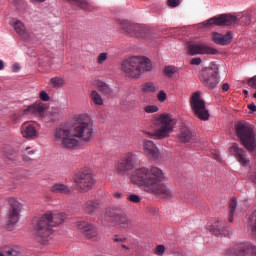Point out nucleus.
Returning <instances> with one entry per match:
<instances>
[{
	"mask_svg": "<svg viewBox=\"0 0 256 256\" xmlns=\"http://www.w3.org/2000/svg\"><path fill=\"white\" fill-rule=\"evenodd\" d=\"M132 183L141 185L143 190L150 195H155L160 199H171L173 192L165 181V172L157 166L140 167L133 171L130 176Z\"/></svg>",
	"mask_w": 256,
	"mask_h": 256,
	"instance_id": "1",
	"label": "nucleus"
},
{
	"mask_svg": "<svg viewBox=\"0 0 256 256\" xmlns=\"http://www.w3.org/2000/svg\"><path fill=\"white\" fill-rule=\"evenodd\" d=\"M95 138V128L91 116L86 114V121L77 122L72 130L68 127H59L54 131V141L63 149H75L79 147V140L84 143H91Z\"/></svg>",
	"mask_w": 256,
	"mask_h": 256,
	"instance_id": "2",
	"label": "nucleus"
},
{
	"mask_svg": "<svg viewBox=\"0 0 256 256\" xmlns=\"http://www.w3.org/2000/svg\"><path fill=\"white\" fill-rule=\"evenodd\" d=\"M65 219H67V215L65 213H47L40 217L34 228L36 241L42 245H47V243L51 241L53 227L61 225Z\"/></svg>",
	"mask_w": 256,
	"mask_h": 256,
	"instance_id": "3",
	"label": "nucleus"
},
{
	"mask_svg": "<svg viewBox=\"0 0 256 256\" xmlns=\"http://www.w3.org/2000/svg\"><path fill=\"white\" fill-rule=\"evenodd\" d=\"M121 67L124 75L131 79H139L143 73H147V71H151V69H153L151 60L146 57L138 56H133L124 60Z\"/></svg>",
	"mask_w": 256,
	"mask_h": 256,
	"instance_id": "4",
	"label": "nucleus"
},
{
	"mask_svg": "<svg viewBox=\"0 0 256 256\" xmlns=\"http://www.w3.org/2000/svg\"><path fill=\"white\" fill-rule=\"evenodd\" d=\"M154 132L144 131L143 134L150 139H167L173 133V118L171 115L160 114L153 122Z\"/></svg>",
	"mask_w": 256,
	"mask_h": 256,
	"instance_id": "5",
	"label": "nucleus"
},
{
	"mask_svg": "<svg viewBox=\"0 0 256 256\" xmlns=\"http://www.w3.org/2000/svg\"><path fill=\"white\" fill-rule=\"evenodd\" d=\"M251 18L249 16L237 17L231 14H221L214 16L203 22L204 27H235V25H249Z\"/></svg>",
	"mask_w": 256,
	"mask_h": 256,
	"instance_id": "6",
	"label": "nucleus"
},
{
	"mask_svg": "<svg viewBox=\"0 0 256 256\" xmlns=\"http://www.w3.org/2000/svg\"><path fill=\"white\" fill-rule=\"evenodd\" d=\"M236 136L242 143V145L248 151H255L256 149V139H255V130L249 123L238 122L235 125Z\"/></svg>",
	"mask_w": 256,
	"mask_h": 256,
	"instance_id": "7",
	"label": "nucleus"
},
{
	"mask_svg": "<svg viewBox=\"0 0 256 256\" xmlns=\"http://www.w3.org/2000/svg\"><path fill=\"white\" fill-rule=\"evenodd\" d=\"M118 27L121 33L130 35V37H136L137 39H147L151 35V29L143 24H135L129 22V20H120Z\"/></svg>",
	"mask_w": 256,
	"mask_h": 256,
	"instance_id": "8",
	"label": "nucleus"
},
{
	"mask_svg": "<svg viewBox=\"0 0 256 256\" xmlns=\"http://www.w3.org/2000/svg\"><path fill=\"white\" fill-rule=\"evenodd\" d=\"M137 161H139V152H126L116 164L115 169L117 175L124 177V175H127L129 171H133V169H135V165H137Z\"/></svg>",
	"mask_w": 256,
	"mask_h": 256,
	"instance_id": "9",
	"label": "nucleus"
},
{
	"mask_svg": "<svg viewBox=\"0 0 256 256\" xmlns=\"http://www.w3.org/2000/svg\"><path fill=\"white\" fill-rule=\"evenodd\" d=\"M73 182L76 185L79 193H87L93 189L96 183L95 176L91 173V170H82L75 174Z\"/></svg>",
	"mask_w": 256,
	"mask_h": 256,
	"instance_id": "10",
	"label": "nucleus"
},
{
	"mask_svg": "<svg viewBox=\"0 0 256 256\" xmlns=\"http://www.w3.org/2000/svg\"><path fill=\"white\" fill-rule=\"evenodd\" d=\"M200 82L207 89L213 90L216 89L219 85V68L217 65L213 64L212 66L202 69L199 75Z\"/></svg>",
	"mask_w": 256,
	"mask_h": 256,
	"instance_id": "11",
	"label": "nucleus"
},
{
	"mask_svg": "<svg viewBox=\"0 0 256 256\" xmlns=\"http://www.w3.org/2000/svg\"><path fill=\"white\" fill-rule=\"evenodd\" d=\"M190 106L196 117L201 121H209V110L205 105V100L201 99V93L195 92L190 98Z\"/></svg>",
	"mask_w": 256,
	"mask_h": 256,
	"instance_id": "12",
	"label": "nucleus"
},
{
	"mask_svg": "<svg viewBox=\"0 0 256 256\" xmlns=\"http://www.w3.org/2000/svg\"><path fill=\"white\" fill-rule=\"evenodd\" d=\"M105 215L111 219L112 223L115 225H120V227H123V229H129V227H133V221L131 220V217H129L127 212L121 208L107 210Z\"/></svg>",
	"mask_w": 256,
	"mask_h": 256,
	"instance_id": "13",
	"label": "nucleus"
},
{
	"mask_svg": "<svg viewBox=\"0 0 256 256\" xmlns=\"http://www.w3.org/2000/svg\"><path fill=\"white\" fill-rule=\"evenodd\" d=\"M76 228L82 235L85 237V239H88V241H91L92 243H97L101 241V235L99 234V229L95 224L87 221H78L76 222Z\"/></svg>",
	"mask_w": 256,
	"mask_h": 256,
	"instance_id": "14",
	"label": "nucleus"
},
{
	"mask_svg": "<svg viewBox=\"0 0 256 256\" xmlns=\"http://www.w3.org/2000/svg\"><path fill=\"white\" fill-rule=\"evenodd\" d=\"M21 209H23V205L19 203V201L15 198L9 199V211H8V225H15L19 223V217L21 215Z\"/></svg>",
	"mask_w": 256,
	"mask_h": 256,
	"instance_id": "15",
	"label": "nucleus"
},
{
	"mask_svg": "<svg viewBox=\"0 0 256 256\" xmlns=\"http://www.w3.org/2000/svg\"><path fill=\"white\" fill-rule=\"evenodd\" d=\"M188 53L189 55H217L219 51L206 44H189Z\"/></svg>",
	"mask_w": 256,
	"mask_h": 256,
	"instance_id": "16",
	"label": "nucleus"
},
{
	"mask_svg": "<svg viewBox=\"0 0 256 256\" xmlns=\"http://www.w3.org/2000/svg\"><path fill=\"white\" fill-rule=\"evenodd\" d=\"M228 255L256 256V246L249 242L241 243L236 245Z\"/></svg>",
	"mask_w": 256,
	"mask_h": 256,
	"instance_id": "17",
	"label": "nucleus"
},
{
	"mask_svg": "<svg viewBox=\"0 0 256 256\" xmlns=\"http://www.w3.org/2000/svg\"><path fill=\"white\" fill-rule=\"evenodd\" d=\"M143 151L148 159L152 161H157L159 157H161V153H159V148L155 145L154 141L145 139L143 141Z\"/></svg>",
	"mask_w": 256,
	"mask_h": 256,
	"instance_id": "18",
	"label": "nucleus"
},
{
	"mask_svg": "<svg viewBox=\"0 0 256 256\" xmlns=\"http://www.w3.org/2000/svg\"><path fill=\"white\" fill-rule=\"evenodd\" d=\"M229 153L235 157V159L242 165L243 167H247L249 163V159H247V153L243 148L239 147V144L234 143L232 146L229 148Z\"/></svg>",
	"mask_w": 256,
	"mask_h": 256,
	"instance_id": "19",
	"label": "nucleus"
},
{
	"mask_svg": "<svg viewBox=\"0 0 256 256\" xmlns=\"http://www.w3.org/2000/svg\"><path fill=\"white\" fill-rule=\"evenodd\" d=\"M210 233L213 235L219 236L224 235V237H229L231 235V228L225 227V222L223 221H216L214 222L210 228Z\"/></svg>",
	"mask_w": 256,
	"mask_h": 256,
	"instance_id": "20",
	"label": "nucleus"
},
{
	"mask_svg": "<svg viewBox=\"0 0 256 256\" xmlns=\"http://www.w3.org/2000/svg\"><path fill=\"white\" fill-rule=\"evenodd\" d=\"M212 41L216 45H229L231 41H233V34L231 32H227L225 35L219 33V32H213L212 33Z\"/></svg>",
	"mask_w": 256,
	"mask_h": 256,
	"instance_id": "21",
	"label": "nucleus"
},
{
	"mask_svg": "<svg viewBox=\"0 0 256 256\" xmlns=\"http://www.w3.org/2000/svg\"><path fill=\"white\" fill-rule=\"evenodd\" d=\"M21 135L22 137H24V139H29V140L39 137V133L37 132V129L35 128V126L29 123H24L21 126Z\"/></svg>",
	"mask_w": 256,
	"mask_h": 256,
	"instance_id": "22",
	"label": "nucleus"
},
{
	"mask_svg": "<svg viewBox=\"0 0 256 256\" xmlns=\"http://www.w3.org/2000/svg\"><path fill=\"white\" fill-rule=\"evenodd\" d=\"M99 207H101V202H99V200L97 199H92L87 200L83 204L82 209L87 215H95V212L97 211V209H99Z\"/></svg>",
	"mask_w": 256,
	"mask_h": 256,
	"instance_id": "23",
	"label": "nucleus"
},
{
	"mask_svg": "<svg viewBox=\"0 0 256 256\" xmlns=\"http://www.w3.org/2000/svg\"><path fill=\"white\" fill-rule=\"evenodd\" d=\"M195 138V134L189 129V127L184 126L181 128L180 133L178 135L179 141L181 143H191L193 139Z\"/></svg>",
	"mask_w": 256,
	"mask_h": 256,
	"instance_id": "24",
	"label": "nucleus"
},
{
	"mask_svg": "<svg viewBox=\"0 0 256 256\" xmlns=\"http://www.w3.org/2000/svg\"><path fill=\"white\" fill-rule=\"evenodd\" d=\"M12 25L14 27V30L16 33L23 39L27 40L29 39V32L27 31V28L25 27V24L21 22L20 20H14L12 22Z\"/></svg>",
	"mask_w": 256,
	"mask_h": 256,
	"instance_id": "25",
	"label": "nucleus"
},
{
	"mask_svg": "<svg viewBox=\"0 0 256 256\" xmlns=\"http://www.w3.org/2000/svg\"><path fill=\"white\" fill-rule=\"evenodd\" d=\"M50 191L52 193H59L61 195H69L71 194V188L62 183H56L50 187Z\"/></svg>",
	"mask_w": 256,
	"mask_h": 256,
	"instance_id": "26",
	"label": "nucleus"
},
{
	"mask_svg": "<svg viewBox=\"0 0 256 256\" xmlns=\"http://www.w3.org/2000/svg\"><path fill=\"white\" fill-rule=\"evenodd\" d=\"M72 7L83 9L84 11H91V4L87 0H67Z\"/></svg>",
	"mask_w": 256,
	"mask_h": 256,
	"instance_id": "27",
	"label": "nucleus"
},
{
	"mask_svg": "<svg viewBox=\"0 0 256 256\" xmlns=\"http://www.w3.org/2000/svg\"><path fill=\"white\" fill-rule=\"evenodd\" d=\"M43 111H45V105L43 103H36L31 106H28L27 109L24 110V113L37 114L43 113Z\"/></svg>",
	"mask_w": 256,
	"mask_h": 256,
	"instance_id": "28",
	"label": "nucleus"
},
{
	"mask_svg": "<svg viewBox=\"0 0 256 256\" xmlns=\"http://www.w3.org/2000/svg\"><path fill=\"white\" fill-rule=\"evenodd\" d=\"M137 105L138 102L135 96H127L126 99L121 102V106L126 107V109H135Z\"/></svg>",
	"mask_w": 256,
	"mask_h": 256,
	"instance_id": "29",
	"label": "nucleus"
},
{
	"mask_svg": "<svg viewBox=\"0 0 256 256\" xmlns=\"http://www.w3.org/2000/svg\"><path fill=\"white\" fill-rule=\"evenodd\" d=\"M97 90L100 93H102V95H108V97H111V95H113V90L105 82H98L97 83Z\"/></svg>",
	"mask_w": 256,
	"mask_h": 256,
	"instance_id": "30",
	"label": "nucleus"
},
{
	"mask_svg": "<svg viewBox=\"0 0 256 256\" xmlns=\"http://www.w3.org/2000/svg\"><path fill=\"white\" fill-rule=\"evenodd\" d=\"M229 223H233V217H235V210L237 209V198H232L229 203Z\"/></svg>",
	"mask_w": 256,
	"mask_h": 256,
	"instance_id": "31",
	"label": "nucleus"
},
{
	"mask_svg": "<svg viewBox=\"0 0 256 256\" xmlns=\"http://www.w3.org/2000/svg\"><path fill=\"white\" fill-rule=\"evenodd\" d=\"M143 93H155L159 91V86L153 82H147L142 86Z\"/></svg>",
	"mask_w": 256,
	"mask_h": 256,
	"instance_id": "32",
	"label": "nucleus"
},
{
	"mask_svg": "<svg viewBox=\"0 0 256 256\" xmlns=\"http://www.w3.org/2000/svg\"><path fill=\"white\" fill-rule=\"evenodd\" d=\"M90 99L93 101L94 105H103V97H101V94H99L97 90H93L90 93Z\"/></svg>",
	"mask_w": 256,
	"mask_h": 256,
	"instance_id": "33",
	"label": "nucleus"
},
{
	"mask_svg": "<svg viewBox=\"0 0 256 256\" xmlns=\"http://www.w3.org/2000/svg\"><path fill=\"white\" fill-rule=\"evenodd\" d=\"M5 256H22L23 253L21 252V248H9L8 250L4 251Z\"/></svg>",
	"mask_w": 256,
	"mask_h": 256,
	"instance_id": "34",
	"label": "nucleus"
},
{
	"mask_svg": "<svg viewBox=\"0 0 256 256\" xmlns=\"http://www.w3.org/2000/svg\"><path fill=\"white\" fill-rule=\"evenodd\" d=\"M112 241H114V243H120V246L122 247V249H126L127 251H129V247L125 245V241H127V238H123V237H120L119 235H115L112 238Z\"/></svg>",
	"mask_w": 256,
	"mask_h": 256,
	"instance_id": "35",
	"label": "nucleus"
},
{
	"mask_svg": "<svg viewBox=\"0 0 256 256\" xmlns=\"http://www.w3.org/2000/svg\"><path fill=\"white\" fill-rule=\"evenodd\" d=\"M50 83L52 87L59 88V87H63V85L65 84V80H63V78L54 77V78H51Z\"/></svg>",
	"mask_w": 256,
	"mask_h": 256,
	"instance_id": "36",
	"label": "nucleus"
},
{
	"mask_svg": "<svg viewBox=\"0 0 256 256\" xmlns=\"http://www.w3.org/2000/svg\"><path fill=\"white\" fill-rule=\"evenodd\" d=\"M176 72H177V67L175 66H166L164 68V75L166 77H173Z\"/></svg>",
	"mask_w": 256,
	"mask_h": 256,
	"instance_id": "37",
	"label": "nucleus"
},
{
	"mask_svg": "<svg viewBox=\"0 0 256 256\" xmlns=\"http://www.w3.org/2000/svg\"><path fill=\"white\" fill-rule=\"evenodd\" d=\"M107 59H109V54L107 52H102L97 57V64L103 65V63H105V61H107Z\"/></svg>",
	"mask_w": 256,
	"mask_h": 256,
	"instance_id": "38",
	"label": "nucleus"
},
{
	"mask_svg": "<svg viewBox=\"0 0 256 256\" xmlns=\"http://www.w3.org/2000/svg\"><path fill=\"white\" fill-rule=\"evenodd\" d=\"M145 113H157L159 107L156 105H148L144 108Z\"/></svg>",
	"mask_w": 256,
	"mask_h": 256,
	"instance_id": "39",
	"label": "nucleus"
},
{
	"mask_svg": "<svg viewBox=\"0 0 256 256\" xmlns=\"http://www.w3.org/2000/svg\"><path fill=\"white\" fill-rule=\"evenodd\" d=\"M128 201H131L132 203H141V197L137 194H131L128 196Z\"/></svg>",
	"mask_w": 256,
	"mask_h": 256,
	"instance_id": "40",
	"label": "nucleus"
},
{
	"mask_svg": "<svg viewBox=\"0 0 256 256\" xmlns=\"http://www.w3.org/2000/svg\"><path fill=\"white\" fill-rule=\"evenodd\" d=\"M157 98H158V101H160V103H163L167 101V94L165 93V91L161 90L158 93Z\"/></svg>",
	"mask_w": 256,
	"mask_h": 256,
	"instance_id": "41",
	"label": "nucleus"
},
{
	"mask_svg": "<svg viewBox=\"0 0 256 256\" xmlns=\"http://www.w3.org/2000/svg\"><path fill=\"white\" fill-rule=\"evenodd\" d=\"M156 255L163 256L165 253V246L164 245H158L155 250Z\"/></svg>",
	"mask_w": 256,
	"mask_h": 256,
	"instance_id": "42",
	"label": "nucleus"
},
{
	"mask_svg": "<svg viewBox=\"0 0 256 256\" xmlns=\"http://www.w3.org/2000/svg\"><path fill=\"white\" fill-rule=\"evenodd\" d=\"M180 0H167V5L169 7H179Z\"/></svg>",
	"mask_w": 256,
	"mask_h": 256,
	"instance_id": "43",
	"label": "nucleus"
},
{
	"mask_svg": "<svg viewBox=\"0 0 256 256\" xmlns=\"http://www.w3.org/2000/svg\"><path fill=\"white\" fill-rule=\"evenodd\" d=\"M248 86L252 89H256V76H253L248 80Z\"/></svg>",
	"mask_w": 256,
	"mask_h": 256,
	"instance_id": "44",
	"label": "nucleus"
},
{
	"mask_svg": "<svg viewBox=\"0 0 256 256\" xmlns=\"http://www.w3.org/2000/svg\"><path fill=\"white\" fill-rule=\"evenodd\" d=\"M5 156L7 157V159H10L11 161H13V159L17 157V152L13 150L11 152H6Z\"/></svg>",
	"mask_w": 256,
	"mask_h": 256,
	"instance_id": "45",
	"label": "nucleus"
},
{
	"mask_svg": "<svg viewBox=\"0 0 256 256\" xmlns=\"http://www.w3.org/2000/svg\"><path fill=\"white\" fill-rule=\"evenodd\" d=\"M40 99L41 101H49V94L45 91L40 92Z\"/></svg>",
	"mask_w": 256,
	"mask_h": 256,
	"instance_id": "46",
	"label": "nucleus"
},
{
	"mask_svg": "<svg viewBox=\"0 0 256 256\" xmlns=\"http://www.w3.org/2000/svg\"><path fill=\"white\" fill-rule=\"evenodd\" d=\"M22 161H24V163H33V158H31L27 154H23L22 155Z\"/></svg>",
	"mask_w": 256,
	"mask_h": 256,
	"instance_id": "47",
	"label": "nucleus"
},
{
	"mask_svg": "<svg viewBox=\"0 0 256 256\" xmlns=\"http://www.w3.org/2000/svg\"><path fill=\"white\" fill-rule=\"evenodd\" d=\"M191 65H201V58H192Z\"/></svg>",
	"mask_w": 256,
	"mask_h": 256,
	"instance_id": "48",
	"label": "nucleus"
},
{
	"mask_svg": "<svg viewBox=\"0 0 256 256\" xmlns=\"http://www.w3.org/2000/svg\"><path fill=\"white\" fill-rule=\"evenodd\" d=\"M249 111H252V113H256V105L255 103H251L248 105Z\"/></svg>",
	"mask_w": 256,
	"mask_h": 256,
	"instance_id": "49",
	"label": "nucleus"
},
{
	"mask_svg": "<svg viewBox=\"0 0 256 256\" xmlns=\"http://www.w3.org/2000/svg\"><path fill=\"white\" fill-rule=\"evenodd\" d=\"M9 2L17 7L18 5H21V3H23V0H9Z\"/></svg>",
	"mask_w": 256,
	"mask_h": 256,
	"instance_id": "50",
	"label": "nucleus"
},
{
	"mask_svg": "<svg viewBox=\"0 0 256 256\" xmlns=\"http://www.w3.org/2000/svg\"><path fill=\"white\" fill-rule=\"evenodd\" d=\"M12 69H13L14 73H17V71H19L21 69V67H19V64H14L12 66Z\"/></svg>",
	"mask_w": 256,
	"mask_h": 256,
	"instance_id": "51",
	"label": "nucleus"
},
{
	"mask_svg": "<svg viewBox=\"0 0 256 256\" xmlns=\"http://www.w3.org/2000/svg\"><path fill=\"white\" fill-rule=\"evenodd\" d=\"M222 91H229V83H224L222 85Z\"/></svg>",
	"mask_w": 256,
	"mask_h": 256,
	"instance_id": "52",
	"label": "nucleus"
},
{
	"mask_svg": "<svg viewBox=\"0 0 256 256\" xmlns=\"http://www.w3.org/2000/svg\"><path fill=\"white\" fill-rule=\"evenodd\" d=\"M114 197H115V199H121L123 197V194L119 193V192H115Z\"/></svg>",
	"mask_w": 256,
	"mask_h": 256,
	"instance_id": "53",
	"label": "nucleus"
},
{
	"mask_svg": "<svg viewBox=\"0 0 256 256\" xmlns=\"http://www.w3.org/2000/svg\"><path fill=\"white\" fill-rule=\"evenodd\" d=\"M5 69V64L3 63V60H0V71H3Z\"/></svg>",
	"mask_w": 256,
	"mask_h": 256,
	"instance_id": "54",
	"label": "nucleus"
},
{
	"mask_svg": "<svg viewBox=\"0 0 256 256\" xmlns=\"http://www.w3.org/2000/svg\"><path fill=\"white\" fill-rule=\"evenodd\" d=\"M32 3H43L45 2V0H31Z\"/></svg>",
	"mask_w": 256,
	"mask_h": 256,
	"instance_id": "55",
	"label": "nucleus"
},
{
	"mask_svg": "<svg viewBox=\"0 0 256 256\" xmlns=\"http://www.w3.org/2000/svg\"><path fill=\"white\" fill-rule=\"evenodd\" d=\"M252 181L256 184V173L252 176Z\"/></svg>",
	"mask_w": 256,
	"mask_h": 256,
	"instance_id": "56",
	"label": "nucleus"
},
{
	"mask_svg": "<svg viewBox=\"0 0 256 256\" xmlns=\"http://www.w3.org/2000/svg\"><path fill=\"white\" fill-rule=\"evenodd\" d=\"M27 153H28V155H34L35 151L32 150V151H28Z\"/></svg>",
	"mask_w": 256,
	"mask_h": 256,
	"instance_id": "57",
	"label": "nucleus"
},
{
	"mask_svg": "<svg viewBox=\"0 0 256 256\" xmlns=\"http://www.w3.org/2000/svg\"><path fill=\"white\" fill-rule=\"evenodd\" d=\"M12 119H13V121L17 122V116H16V115H14V116L12 117Z\"/></svg>",
	"mask_w": 256,
	"mask_h": 256,
	"instance_id": "58",
	"label": "nucleus"
},
{
	"mask_svg": "<svg viewBox=\"0 0 256 256\" xmlns=\"http://www.w3.org/2000/svg\"><path fill=\"white\" fill-rule=\"evenodd\" d=\"M247 93H249L247 90H243L244 95H247Z\"/></svg>",
	"mask_w": 256,
	"mask_h": 256,
	"instance_id": "59",
	"label": "nucleus"
},
{
	"mask_svg": "<svg viewBox=\"0 0 256 256\" xmlns=\"http://www.w3.org/2000/svg\"><path fill=\"white\" fill-rule=\"evenodd\" d=\"M0 256H5V252H0Z\"/></svg>",
	"mask_w": 256,
	"mask_h": 256,
	"instance_id": "60",
	"label": "nucleus"
},
{
	"mask_svg": "<svg viewBox=\"0 0 256 256\" xmlns=\"http://www.w3.org/2000/svg\"><path fill=\"white\" fill-rule=\"evenodd\" d=\"M253 97H254V99H256V92L254 93Z\"/></svg>",
	"mask_w": 256,
	"mask_h": 256,
	"instance_id": "61",
	"label": "nucleus"
}]
</instances>
